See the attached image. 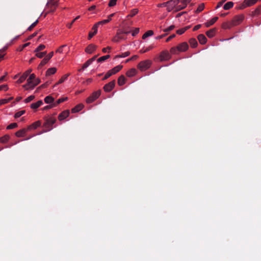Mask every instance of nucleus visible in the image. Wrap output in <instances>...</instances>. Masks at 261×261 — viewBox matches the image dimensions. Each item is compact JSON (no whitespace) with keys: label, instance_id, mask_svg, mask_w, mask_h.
<instances>
[{"label":"nucleus","instance_id":"51","mask_svg":"<svg viewBox=\"0 0 261 261\" xmlns=\"http://www.w3.org/2000/svg\"><path fill=\"white\" fill-rule=\"evenodd\" d=\"M34 98L35 96L34 95H31L24 99V102L25 103L29 102L33 100L34 99Z\"/></svg>","mask_w":261,"mask_h":261},{"label":"nucleus","instance_id":"46","mask_svg":"<svg viewBox=\"0 0 261 261\" xmlns=\"http://www.w3.org/2000/svg\"><path fill=\"white\" fill-rule=\"evenodd\" d=\"M260 13V6L257 8L253 12H252V15H258Z\"/></svg>","mask_w":261,"mask_h":261},{"label":"nucleus","instance_id":"39","mask_svg":"<svg viewBox=\"0 0 261 261\" xmlns=\"http://www.w3.org/2000/svg\"><path fill=\"white\" fill-rule=\"evenodd\" d=\"M67 99V97H63V98H59L56 101L54 102V106L55 107H56L59 104H60V103L66 101Z\"/></svg>","mask_w":261,"mask_h":261},{"label":"nucleus","instance_id":"61","mask_svg":"<svg viewBox=\"0 0 261 261\" xmlns=\"http://www.w3.org/2000/svg\"><path fill=\"white\" fill-rule=\"evenodd\" d=\"M175 37V34H172V35H170L169 37H168L167 38L166 41V42H169V41H170L172 39H173Z\"/></svg>","mask_w":261,"mask_h":261},{"label":"nucleus","instance_id":"32","mask_svg":"<svg viewBox=\"0 0 261 261\" xmlns=\"http://www.w3.org/2000/svg\"><path fill=\"white\" fill-rule=\"evenodd\" d=\"M189 43L192 47H196L198 44L197 41L195 38H191L189 40Z\"/></svg>","mask_w":261,"mask_h":261},{"label":"nucleus","instance_id":"14","mask_svg":"<svg viewBox=\"0 0 261 261\" xmlns=\"http://www.w3.org/2000/svg\"><path fill=\"white\" fill-rule=\"evenodd\" d=\"M32 70V69H29L28 70H27L24 73H23V74L20 77L19 80L17 81V82L18 83H21L23 82L25 79L27 78V77L29 76V75L31 73Z\"/></svg>","mask_w":261,"mask_h":261},{"label":"nucleus","instance_id":"18","mask_svg":"<svg viewBox=\"0 0 261 261\" xmlns=\"http://www.w3.org/2000/svg\"><path fill=\"white\" fill-rule=\"evenodd\" d=\"M69 115V110H65L60 113L58 116V119L60 121H62L67 118Z\"/></svg>","mask_w":261,"mask_h":261},{"label":"nucleus","instance_id":"3","mask_svg":"<svg viewBox=\"0 0 261 261\" xmlns=\"http://www.w3.org/2000/svg\"><path fill=\"white\" fill-rule=\"evenodd\" d=\"M109 22V20L105 19L102 21H99L95 23L92 27V30H93V33H89L88 35V39H91L97 33V28L100 25H103Z\"/></svg>","mask_w":261,"mask_h":261},{"label":"nucleus","instance_id":"15","mask_svg":"<svg viewBox=\"0 0 261 261\" xmlns=\"http://www.w3.org/2000/svg\"><path fill=\"white\" fill-rule=\"evenodd\" d=\"M179 4L181 3V4H179V6H177V11H180L181 10L185 8L188 3H189L191 0H178Z\"/></svg>","mask_w":261,"mask_h":261},{"label":"nucleus","instance_id":"53","mask_svg":"<svg viewBox=\"0 0 261 261\" xmlns=\"http://www.w3.org/2000/svg\"><path fill=\"white\" fill-rule=\"evenodd\" d=\"M91 64V63L90 62V61L89 60L87 61L83 65V69H85L87 68Z\"/></svg>","mask_w":261,"mask_h":261},{"label":"nucleus","instance_id":"54","mask_svg":"<svg viewBox=\"0 0 261 261\" xmlns=\"http://www.w3.org/2000/svg\"><path fill=\"white\" fill-rule=\"evenodd\" d=\"M112 75V73L110 72V71H108L107 73L106 74V75H105V76L103 77V78L102 79L103 80H106V79H108L109 77H110Z\"/></svg>","mask_w":261,"mask_h":261},{"label":"nucleus","instance_id":"6","mask_svg":"<svg viewBox=\"0 0 261 261\" xmlns=\"http://www.w3.org/2000/svg\"><path fill=\"white\" fill-rule=\"evenodd\" d=\"M56 122V119L53 117L47 118L44 123V126L47 130L53 129V125Z\"/></svg>","mask_w":261,"mask_h":261},{"label":"nucleus","instance_id":"43","mask_svg":"<svg viewBox=\"0 0 261 261\" xmlns=\"http://www.w3.org/2000/svg\"><path fill=\"white\" fill-rule=\"evenodd\" d=\"M36 56L38 58H43L44 56H46V51H43V52H36Z\"/></svg>","mask_w":261,"mask_h":261},{"label":"nucleus","instance_id":"58","mask_svg":"<svg viewBox=\"0 0 261 261\" xmlns=\"http://www.w3.org/2000/svg\"><path fill=\"white\" fill-rule=\"evenodd\" d=\"M139 32V28H136L132 32V36H135Z\"/></svg>","mask_w":261,"mask_h":261},{"label":"nucleus","instance_id":"62","mask_svg":"<svg viewBox=\"0 0 261 261\" xmlns=\"http://www.w3.org/2000/svg\"><path fill=\"white\" fill-rule=\"evenodd\" d=\"M37 34V32L34 33L33 34H32L31 35L29 36V37L28 38V40H31L32 38L34 37L35 36H36Z\"/></svg>","mask_w":261,"mask_h":261},{"label":"nucleus","instance_id":"41","mask_svg":"<svg viewBox=\"0 0 261 261\" xmlns=\"http://www.w3.org/2000/svg\"><path fill=\"white\" fill-rule=\"evenodd\" d=\"M13 99V97H10L8 99H2L0 100V106L8 103L10 100Z\"/></svg>","mask_w":261,"mask_h":261},{"label":"nucleus","instance_id":"44","mask_svg":"<svg viewBox=\"0 0 261 261\" xmlns=\"http://www.w3.org/2000/svg\"><path fill=\"white\" fill-rule=\"evenodd\" d=\"M25 111L24 110H22L20 111H19L15 114L14 117L15 118H18L20 117L21 116L23 115L25 113Z\"/></svg>","mask_w":261,"mask_h":261},{"label":"nucleus","instance_id":"21","mask_svg":"<svg viewBox=\"0 0 261 261\" xmlns=\"http://www.w3.org/2000/svg\"><path fill=\"white\" fill-rule=\"evenodd\" d=\"M41 125V122L40 121H37L33 123H32L31 125H29L28 127V130H30L32 129H36L38 127H39Z\"/></svg>","mask_w":261,"mask_h":261},{"label":"nucleus","instance_id":"29","mask_svg":"<svg viewBox=\"0 0 261 261\" xmlns=\"http://www.w3.org/2000/svg\"><path fill=\"white\" fill-rule=\"evenodd\" d=\"M136 73V70L135 68H132L126 72V75L128 77H132L135 75Z\"/></svg>","mask_w":261,"mask_h":261},{"label":"nucleus","instance_id":"5","mask_svg":"<svg viewBox=\"0 0 261 261\" xmlns=\"http://www.w3.org/2000/svg\"><path fill=\"white\" fill-rule=\"evenodd\" d=\"M151 64V61L146 60L140 62L138 65V68L141 71H145L148 69Z\"/></svg>","mask_w":261,"mask_h":261},{"label":"nucleus","instance_id":"57","mask_svg":"<svg viewBox=\"0 0 261 261\" xmlns=\"http://www.w3.org/2000/svg\"><path fill=\"white\" fill-rule=\"evenodd\" d=\"M8 89V87L7 85H2L0 86V91L1 90H5L7 91Z\"/></svg>","mask_w":261,"mask_h":261},{"label":"nucleus","instance_id":"40","mask_svg":"<svg viewBox=\"0 0 261 261\" xmlns=\"http://www.w3.org/2000/svg\"><path fill=\"white\" fill-rule=\"evenodd\" d=\"M204 8V4L203 3H201L200 4L197 8V10L195 11L196 13H199L200 12H201L202 10H203Z\"/></svg>","mask_w":261,"mask_h":261},{"label":"nucleus","instance_id":"64","mask_svg":"<svg viewBox=\"0 0 261 261\" xmlns=\"http://www.w3.org/2000/svg\"><path fill=\"white\" fill-rule=\"evenodd\" d=\"M36 25L33 23L28 28V30L31 31Z\"/></svg>","mask_w":261,"mask_h":261},{"label":"nucleus","instance_id":"20","mask_svg":"<svg viewBox=\"0 0 261 261\" xmlns=\"http://www.w3.org/2000/svg\"><path fill=\"white\" fill-rule=\"evenodd\" d=\"M28 130V128L27 129L23 128V129H20V130H19L18 131H17L15 133V135L17 137H23L25 135V134Z\"/></svg>","mask_w":261,"mask_h":261},{"label":"nucleus","instance_id":"22","mask_svg":"<svg viewBox=\"0 0 261 261\" xmlns=\"http://www.w3.org/2000/svg\"><path fill=\"white\" fill-rule=\"evenodd\" d=\"M40 83V79L36 78L35 80L33 81V83L31 85L28 86V88H29V89H33L35 87L38 85Z\"/></svg>","mask_w":261,"mask_h":261},{"label":"nucleus","instance_id":"19","mask_svg":"<svg viewBox=\"0 0 261 261\" xmlns=\"http://www.w3.org/2000/svg\"><path fill=\"white\" fill-rule=\"evenodd\" d=\"M199 43L201 44H204L206 43L207 39L203 34H200L197 37Z\"/></svg>","mask_w":261,"mask_h":261},{"label":"nucleus","instance_id":"8","mask_svg":"<svg viewBox=\"0 0 261 261\" xmlns=\"http://www.w3.org/2000/svg\"><path fill=\"white\" fill-rule=\"evenodd\" d=\"M121 31H117L116 35L114 37L112 41L115 42H118L121 40L126 39V37L121 33Z\"/></svg>","mask_w":261,"mask_h":261},{"label":"nucleus","instance_id":"60","mask_svg":"<svg viewBox=\"0 0 261 261\" xmlns=\"http://www.w3.org/2000/svg\"><path fill=\"white\" fill-rule=\"evenodd\" d=\"M54 107H55V106H54V103L50 105H48V106H45L43 109L44 110H47V109H50V108H54Z\"/></svg>","mask_w":261,"mask_h":261},{"label":"nucleus","instance_id":"26","mask_svg":"<svg viewBox=\"0 0 261 261\" xmlns=\"http://www.w3.org/2000/svg\"><path fill=\"white\" fill-rule=\"evenodd\" d=\"M43 104V101L41 100H38L35 103H32L31 105V108L33 109H36Z\"/></svg>","mask_w":261,"mask_h":261},{"label":"nucleus","instance_id":"35","mask_svg":"<svg viewBox=\"0 0 261 261\" xmlns=\"http://www.w3.org/2000/svg\"><path fill=\"white\" fill-rule=\"evenodd\" d=\"M232 23L231 22H224L222 24V27L224 29H230L231 27H232Z\"/></svg>","mask_w":261,"mask_h":261},{"label":"nucleus","instance_id":"33","mask_svg":"<svg viewBox=\"0 0 261 261\" xmlns=\"http://www.w3.org/2000/svg\"><path fill=\"white\" fill-rule=\"evenodd\" d=\"M233 6V3L232 2H228L226 3L223 7L224 10H227L232 8Z\"/></svg>","mask_w":261,"mask_h":261},{"label":"nucleus","instance_id":"13","mask_svg":"<svg viewBox=\"0 0 261 261\" xmlns=\"http://www.w3.org/2000/svg\"><path fill=\"white\" fill-rule=\"evenodd\" d=\"M258 0H245L240 9H244L246 7L251 6L255 4Z\"/></svg>","mask_w":261,"mask_h":261},{"label":"nucleus","instance_id":"59","mask_svg":"<svg viewBox=\"0 0 261 261\" xmlns=\"http://www.w3.org/2000/svg\"><path fill=\"white\" fill-rule=\"evenodd\" d=\"M226 0H222V1L219 2L217 4V6L216 7V9H218V8L221 7L223 5V4L226 1Z\"/></svg>","mask_w":261,"mask_h":261},{"label":"nucleus","instance_id":"38","mask_svg":"<svg viewBox=\"0 0 261 261\" xmlns=\"http://www.w3.org/2000/svg\"><path fill=\"white\" fill-rule=\"evenodd\" d=\"M138 12V10L137 9H134L131 10L130 13L127 16V18L132 17L134 16L136 14H137Z\"/></svg>","mask_w":261,"mask_h":261},{"label":"nucleus","instance_id":"55","mask_svg":"<svg viewBox=\"0 0 261 261\" xmlns=\"http://www.w3.org/2000/svg\"><path fill=\"white\" fill-rule=\"evenodd\" d=\"M118 30L119 31L122 32H121V33L122 35H124V34L127 35V34H129L130 33L129 31L126 30H124V29H119Z\"/></svg>","mask_w":261,"mask_h":261},{"label":"nucleus","instance_id":"37","mask_svg":"<svg viewBox=\"0 0 261 261\" xmlns=\"http://www.w3.org/2000/svg\"><path fill=\"white\" fill-rule=\"evenodd\" d=\"M69 75V74H66L63 75L61 79L59 81V82L54 86L55 87L57 85L60 84L62 83H63L68 77V76Z\"/></svg>","mask_w":261,"mask_h":261},{"label":"nucleus","instance_id":"16","mask_svg":"<svg viewBox=\"0 0 261 261\" xmlns=\"http://www.w3.org/2000/svg\"><path fill=\"white\" fill-rule=\"evenodd\" d=\"M36 75L35 74L33 73L30 74L29 77L27 80V84H25L23 86V87L26 89L29 90V88L28 86L31 85L33 83V81L35 80Z\"/></svg>","mask_w":261,"mask_h":261},{"label":"nucleus","instance_id":"48","mask_svg":"<svg viewBox=\"0 0 261 261\" xmlns=\"http://www.w3.org/2000/svg\"><path fill=\"white\" fill-rule=\"evenodd\" d=\"M45 48V46L43 44H40L38 47L35 50V52H39Z\"/></svg>","mask_w":261,"mask_h":261},{"label":"nucleus","instance_id":"23","mask_svg":"<svg viewBox=\"0 0 261 261\" xmlns=\"http://www.w3.org/2000/svg\"><path fill=\"white\" fill-rule=\"evenodd\" d=\"M83 107L84 105L83 104H79L71 109V112L72 113L79 112L83 108Z\"/></svg>","mask_w":261,"mask_h":261},{"label":"nucleus","instance_id":"45","mask_svg":"<svg viewBox=\"0 0 261 261\" xmlns=\"http://www.w3.org/2000/svg\"><path fill=\"white\" fill-rule=\"evenodd\" d=\"M130 55L129 51H126L122 53L121 55H117L116 56V58H124Z\"/></svg>","mask_w":261,"mask_h":261},{"label":"nucleus","instance_id":"42","mask_svg":"<svg viewBox=\"0 0 261 261\" xmlns=\"http://www.w3.org/2000/svg\"><path fill=\"white\" fill-rule=\"evenodd\" d=\"M110 57V55H106L99 58L97 59L98 62H102L109 59Z\"/></svg>","mask_w":261,"mask_h":261},{"label":"nucleus","instance_id":"4","mask_svg":"<svg viewBox=\"0 0 261 261\" xmlns=\"http://www.w3.org/2000/svg\"><path fill=\"white\" fill-rule=\"evenodd\" d=\"M58 1L57 0H49L46 5L47 9H49V11L46 12V15L49 12H53L55 11L57 7L58 6Z\"/></svg>","mask_w":261,"mask_h":261},{"label":"nucleus","instance_id":"17","mask_svg":"<svg viewBox=\"0 0 261 261\" xmlns=\"http://www.w3.org/2000/svg\"><path fill=\"white\" fill-rule=\"evenodd\" d=\"M97 48V46L90 44L85 49V51L88 54H92Z\"/></svg>","mask_w":261,"mask_h":261},{"label":"nucleus","instance_id":"30","mask_svg":"<svg viewBox=\"0 0 261 261\" xmlns=\"http://www.w3.org/2000/svg\"><path fill=\"white\" fill-rule=\"evenodd\" d=\"M57 69L55 67L50 68L46 72V75L49 76L56 73Z\"/></svg>","mask_w":261,"mask_h":261},{"label":"nucleus","instance_id":"28","mask_svg":"<svg viewBox=\"0 0 261 261\" xmlns=\"http://www.w3.org/2000/svg\"><path fill=\"white\" fill-rule=\"evenodd\" d=\"M125 77L123 75H120L118 79V84L121 86L125 83Z\"/></svg>","mask_w":261,"mask_h":261},{"label":"nucleus","instance_id":"50","mask_svg":"<svg viewBox=\"0 0 261 261\" xmlns=\"http://www.w3.org/2000/svg\"><path fill=\"white\" fill-rule=\"evenodd\" d=\"M174 28H175V26L174 25H171L169 27H168V28H167L166 29H163V31L164 32L167 33L168 32L172 31Z\"/></svg>","mask_w":261,"mask_h":261},{"label":"nucleus","instance_id":"27","mask_svg":"<svg viewBox=\"0 0 261 261\" xmlns=\"http://www.w3.org/2000/svg\"><path fill=\"white\" fill-rule=\"evenodd\" d=\"M54 99V98H53L51 95H48L45 97L44 102L46 103L52 104L55 102Z\"/></svg>","mask_w":261,"mask_h":261},{"label":"nucleus","instance_id":"2","mask_svg":"<svg viewBox=\"0 0 261 261\" xmlns=\"http://www.w3.org/2000/svg\"><path fill=\"white\" fill-rule=\"evenodd\" d=\"M162 5L167 7L168 11H171L174 8H175L176 11H177V6H179L178 0H170L166 3H163Z\"/></svg>","mask_w":261,"mask_h":261},{"label":"nucleus","instance_id":"11","mask_svg":"<svg viewBox=\"0 0 261 261\" xmlns=\"http://www.w3.org/2000/svg\"><path fill=\"white\" fill-rule=\"evenodd\" d=\"M160 61H167L170 58V55L168 51H163L159 56Z\"/></svg>","mask_w":261,"mask_h":261},{"label":"nucleus","instance_id":"12","mask_svg":"<svg viewBox=\"0 0 261 261\" xmlns=\"http://www.w3.org/2000/svg\"><path fill=\"white\" fill-rule=\"evenodd\" d=\"M243 19L244 16L243 15H237L234 16L231 21L232 25H233V26L238 25L241 23Z\"/></svg>","mask_w":261,"mask_h":261},{"label":"nucleus","instance_id":"63","mask_svg":"<svg viewBox=\"0 0 261 261\" xmlns=\"http://www.w3.org/2000/svg\"><path fill=\"white\" fill-rule=\"evenodd\" d=\"M201 27V24H198L197 25H195L193 28V31H195L198 30L199 29H200Z\"/></svg>","mask_w":261,"mask_h":261},{"label":"nucleus","instance_id":"10","mask_svg":"<svg viewBox=\"0 0 261 261\" xmlns=\"http://www.w3.org/2000/svg\"><path fill=\"white\" fill-rule=\"evenodd\" d=\"M115 85V81L113 80L105 85L103 87V90L105 92H109L114 88Z\"/></svg>","mask_w":261,"mask_h":261},{"label":"nucleus","instance_id":"56","mask_svg":"<svg viewBox=\"0 0 261 261\" xmlns=\"http://www.w3.org/2000/svg\"><path fill=\"white\" fill-rule=\"evenodd\" d=\"M186 30H187L186 28H183L181 29H179L176 31V33H177V34H178L179 35H181L186 31Z\"/></svg>","mask_w":261,"mask_h":261},{"label":"nucleus","instance_id":"36","mask_svg":"<svg viewBox=\"0 0 261 261\" xmlns=\"http://www.w3.org/2000/svg\"><path fill=\"white\" fill-rule=\"evenodd\" d=\"M153 32L152 30L148 31L143 34V35L142 36V39H145L147 37L153 35Z\"/></svg>","mask_w":261,"mask_h":261},{"label":"nucleus","instance_id":"24","mask_svg":"<svg viewBox=\"0 0 261 261\" xmlns=\"http://www.w3.org/2000/svg\"><path fill=\"white\" fill-rule=\"evenodd\" d=\"M218 19V17H214L212 19H211L209 21H207L205 23V25L206 27L208 28L210 26L212 25L214 23H215L217 20Z\"/></svg>","mask_w":261,"mask_h":261},{"label":"nucleus","instance_id":"31","mask_svg":"<svg viewBox=\"0 0 261 261\" xmlns=\"http://www.w3.org/2000/svg\"><path fill=\"white\" fill-rule=\"evenodd\" d=\"M216 32V30L215 29H211L208 31H207L206 32V35L209 38H212L214 36Z\"/></svg>","mask_w":261,"mask_h":261},{"label":"nucleus","instance_id":"47","mask_svg":"<svg viewBox=\"0 0 261 261\" xmlns=\"http://www.w3.org/2000/svg\"><path fill=\"white\" fill-rule=\"evenodd\" d=\"M152 48H153V46L152 45H150L148 47H147L145 49H141L140 50V53L143 54V53H145L146 52H147L149 50H150V49H151Z\"/></svg>","mask_w":261,"mask_h":261},{"label":"nucleus","instance_id":"7","mask_svg":"<svg viewBox=\"0 0 261 261\" xmlns=\"http://www.w3.org/2000/svg\"><path fill=\"white\" fill-rule=\"evenodd\" d=\"M101 94V91L98 90L97 91L94 92L90 96H89L87 99L86 102L88 103H92L95 100L98 98Z\"/></svg>","mask_w":261,"mask_h":261},{"label":"nucleus","instance_id":"25","mask_svg":"<svg viewBox=\"0 0 261 261\" xmlns=\"http://www.w3.org/2000/svg\"><path fill=\"white\" fill-rule=\"evenodd\" d=\"M122 67L123 66L122 65H119L115 66L113 69L110 70V71L112 73V75H113L119 72L122 68Z\"/></svg>","mask_w":261,"mask_h":261},{"label":"nucleus","instance_id":"9","mask_svg":"<svg viewBox=\"0 0 261 261\" xmlns=\"http://www.w3.org/2000/svg\"><path fill=\"white\" fill-rule=\"evenodd\" d=\"M54 55V52L51 51L49 53L46 57L41 61V63L38 66V68H41L47 62L52 58Z\"/></svg>","mask_w":261,"mask_h":261},{"label":"nucleus","instance_id":"34","mask_svg":"<svg viewBox=\"0 0 261 261\" xmlns=\"http://www.w3.org/2000/svg\"><path fill=\"white\" fill-rule=\"evenodd\" d=\"M10 139V136L8 135H6L1 138H0V142L3 143H5L8 141Z\"/></svg>","mask_w":261,"mask_h":261},{"label":"nucleus","instance_id":"52","mask_svg":"<svg viewBox=\"0 0 261 261\" xmlns=\"http://www.w3.org/2000/svg\"><path fill=\"white\" fill-rule=\"evenodd\" d=\"M117 0H110L109 3V6L110 7H113L116 5Z\"/></svg>","mask_w":261,"mask_h":261},{"label":"nucleus","instance_id":"1","mask_svg":"<svg viewBox=\"0 0 261 261\" xmlns=\"http://www.w3.org/2000/svg\"><path fill=\"white\" fill-rule=\"evenodd\" d=\"M189 48L188 44L187 42H184L179 44L176 47H173L170 49V52L172 54H177L178 52H182L186 51Z\"/></svg>","mask_w":261,"mask_h":261},{"label":"nucleus","instance_id":"49","mask_svg":"<svg viewBox=\"0 0 261 261\" xmlns=\"http://www.w3.org/2000/svg\"><path fill=\"white\" fill-rule=\"evenodd\" d=\"M17 126V124L16 123H12L7 126V129H13L14 128L16 127Z\"/></svg>","mask_w":261,"mask_h":261}]
</instances>
